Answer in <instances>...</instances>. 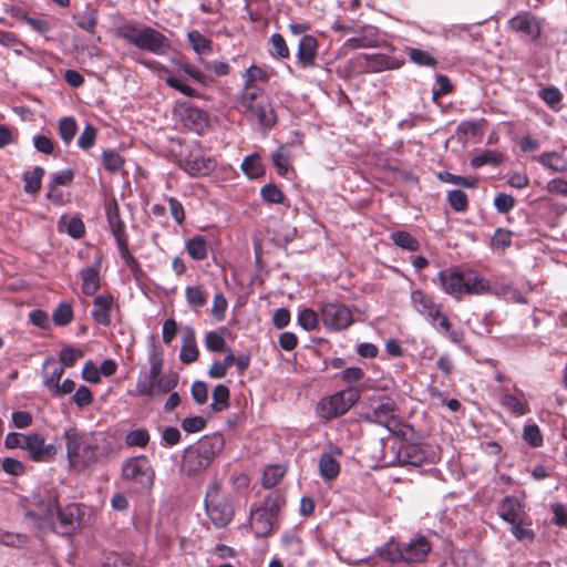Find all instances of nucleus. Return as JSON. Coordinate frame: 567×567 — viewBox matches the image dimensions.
Wrapping results in <instances>:
<instances>
[{"instance_id": "21", "label": "nucleus", "mask_w": 567, "mask_h": 567, "mask_svg": "<svg viewBox=\"0 0 567 567\" xmlns=\"http://www.w3.org/2000/svg\"><path fill=\"white\" fill-rule=\"evenodd\" d=\"M499 517L506 523H516L525 518V504L516 496H506L498 507Z\"/></svg>"}, {"instance_id": "64", "label": "nucleus", "mask_w": 567, "mask_h": 567, "mask_svg": "<svg viewBox=\"0 0 567 567\" xmlns=\"http://www.w3.org/2000/svg\"><path fill=\"white\" fill-rule=\"evenodd\" d=\"M96 128L87 124L79 136L78 145L81 150L87 151L95 144L96 141Z\"/></svg>"}, {"instance_id": "45", "label": "nucleus", "mask_w": 567, "mask_h": 567, "mask_svg": "<svg viewBox=\"0 0 567 567\" xmlns=\"http://www.w3.org/2000/svg\"><path fill=\"white\" fill-rule=\"evenodd\" d=\"M522 439L530 447H540L544 443L540 429L535 423L524 425Z\"/></svg>"}, {"instance_id": "61", "label": "nucleus", "mask_w": 567, "mask_h": 567, "mask_svg": "<svg viewBox=\"0 0 567 567\" xmlns=\"http://www.w3.org/2000/svg\"><path fill=\"white\" fill-rule=\"evenodd\" d=\"M84 351L79 348H73L71 346L64 347L60 352V361L64 368H71L75 364V362L84 357Z\"/></svg>"}, {"instance_id": "3", "label": "nucleus", "mask_w": 567, "mask_h": 567, "mask_svg": "<svg viewBox=\"0 0 567 567\" xmlns=\"http://www.w3.org/2000/svg\"><path fill=\"white\" fill-rule=\"evenodd\" d=\"M437 282L444 293L455 299L492 292L488 280L475 270L461 271L445 268L439 272Z\"/></svg>"}, {"instance_id": "38", "label": "nucleus", "mask_w": 567, "mask_h": 567, "mask_svg": "<svg viewBox=\"0 0 567 567\" xmlns=\"http://www.w3.org/2000/svg\"><path fill=\"white\" fill-rule=\"evenodd\" d=\"M435 329L455 344H460L464 340L463 330L452 328L445 315L441 317Z\"/></svg>"}, {"instance_id": "12", "label": "nucleus", "mask_w": 567, "mask_h": 567, "mask_svg": "<svg viewBox=\"0 0 567 567\" xmlns=\"http://www.w3.org/2000/svg\"><path fill=\"white\" fill-rule=\"evenodd\" d=\"M363 417L365 421L382 425L389 431H394L399 425L396 404L390 398H384L378 402Z\"/></svg>"}, {"instance_id": "52", "label": "nucleus", "mask_w": 567, "mask_h": 567, "mask_svg": "<svg viewBox=\"0 0 567 567\" xmlns=\"http://www.w3.org/2000/svg\"><path fill=\"white\" fill-rule=\"evenodd\" d=\"M447 203L457 213H463L468 207L467 195L461 189H452L446 195Z\"/></svg>"}, {"instance_id": "33", "label": "nucleus", "mask_w": 567, "mask_h": 567, "mask_svg": "<svg viewBox=\"0 0 567 567\" xmlns=\"http://www.w3.org/2000/svg\"><path fill=\"white\" fill-rule=\"evenodd\" d=\"M198 348L195 340V334L192 329H188L183 338L179 359L183 363L189 364L197 360Z\"/></svg>"}, {"instance_id": "43", "label": "nucleus", "mask_w": 567, "mask_h": 567, "mask_svg": "<svg viewBox=\"0 0 567 567\" xmlns=\"http://www.w3.org/2000/svg\"><path fill=\"white\" fill-rule=\"evenodd\" d=\"M229 389L224 384H218L213 390V402L210 409L214 412H221L228 408Z\"/></svg>"}, {"instance_id": "5", "label": "nucleus", "mask_w": 567, "mask_h": 567, "mask_svg": "<svg viewBox=\"0 0 567 567\" xmlns=\"http://www.w3.org/2000/svg\"><path fill=\"white\" fill-rule=\"evenodd\" d=\"M117 35L137 49L155 55H165L171 49L169 39L148 25L124 23L117 29Z\"/></svg>"}, {"instance_id": "54", "label": "nucleus", "mask_w": 567, "mask_h": 567, "mask_svg": "<svg viewBox=\"0 0 567 567\" xmlns=\"http://www.w3.org/2000/svg\"><path fill=\"white\" fill-rule=\"evenodd\" d=\"M409 58L413 63L420 66L435 68L437 64V61L433 55L424 50L416 48H411L409 50Z\"/></svg>"}, {"instance_id": "14", "label": "nucleus", "mask_w": 567, "mask_h": 567, "mask_svg": "<svg viewBox=\"0 0 567 567\" xmlns=\"http://www.w3.org/2000/svg\"><path fill=\"white\" fill-rule=\"evenodd\" d=\"M353 63L368 73L383 72L401 66V61L383 53L360 54L354 58Z\"/></svg>"}, {"instance_id": "30", "label": "nucleus", "mask_w": 567, "mask_h": 567, "mask_svg": "<svg viewBox=\"0 0 567 567\" xmlns=\"http://www.w3.org/2000/svg\"><path fill=\"white\" fill-rule=\"evenodd\" d=\"M410 299L413 309L422 317H424L426 313H430L432 309L439 306V303L435 302L433 296L424 292L421 289L412 290Z\"/></svg>"}, {"instance_id": "28", "label": "nucleus", "mask_w": 567, "mask_h": 567, "mask_svg": "<svg viewBox=\"0 0 567 567\" xmlns=\"http://www.w3.org/2000/svg\"><path fill=\"white\" fill-rule=\"evenodd\" d=\"M106 218H107V223L111 228V231L115 238V241L126 239L127 234L125 230V224L120 216V209L115 202L107 204Z\"/></svg>"}, {"instance_id": "8", "label": "nucleus", "mask_w": 567, "mask_h": 567, "mask_svg": "<svg viewBox=\"0 0 567 567\" xmlns=\"http://www.w3.org/2000/svg\"><path fill=\"white\" fill-rule=\"evenodd\" d=\"M205 508L212 524L217 528H224L233 520L235 509L228 497L220 496L218 483H212L206 492Z\"/></svg>"}, {"instance_id": "24", "label": "nucleus", "mask_w": 567, "mask_h": 567, "mask_svg": "<svg viewBox=\"0 0 567 567\" xmlns=\"http://www.w3.org/2000/svg\"><path fill=\"white\" fill-rule=\"evenodd\" d=\"M431 547L426 538L420 537L404 545L400 556L408 563H420L425 559Z\"/></svg>"}, {"instance_id": "17", "label": "nucleus", "mask_w": 567, "mask_h": 567, "mask_svg": "<svg viewBox=\"0 0 567 567\" xmlns=\"http://www.w3.org/2000/svg\"><path fill=\"white\" fill-rule=\"evenodd\" d=\"M216 166L217 162L213 156L200 152H190L183 161L184 171L193 177L207 176Z\"/></svg>"}, {"instance_id": "46", "label": "nucleus", "mask_w": 567, "mask_h": 567, "mask_svg": "<svg viewBox=\"0 0 567 567\" xmlns=\"http://www.w3.org/2000/svg\"><path fill=\"white\" fill-rule=\"evenodd\" d=\"M285 505L286 498L284 494H281L278 491H274L269 493V495L266 497L261 507L267 509L268 513L272 514L274 518H277L278 514L280 513Z\"/></svg>"}, {"instance_id": "53", "label": "nucleus", "mask_w": 567, "mask_h": 567, "mask_svg": "<svg viewBox=\"0 0 567 567\" xmlns=\"http://www.w3.org/2000/svg\"><path fill=\"white\" fill-rule=\"evenodd\" d=\"M187 38L196 53L202 54L212 50V41L205 38L199 31L193 30L188 32Z\"/></svg>"}, {"instance_id": "37", "label": "nucleus", "mask_w": 567, "mask_h": 567, "mask_svg": "<svg viewBox=\"0 0 567 567\" xmlns=\"http://www.w3.org/2000/svg\"><path fill=\"white\" fill-rule=\"evenodd\" d=\"M44 169L40 166L33 167L32 171L24 172L22 181L24 182L23 189L28 194H35L40 190Z\"/></svg>"}, {"instance_id": "11", "label": "nucleus", "mask_w": 567, "mask_h": 567, "mask_svg": "<svg viewBox=\"0 0 567 567\" xmlns=\"http://www.w3.org/2000/svg\"><path fill=\"white\" fill-rule=\"evenodd\" d=\"M530 396L517 386L516 383L504 384L498 389V403L515 417L530 413Z\"/></svg>"}, {"instance_id": "18", "label": "nucleus", "mask_w": 567, "mask_h": 567, "mask_svg": "<svg viewBox=\"0 0 567 567\" xmlns=\"http://www.w3.org/2000/svg\"><path fill=\"white\" fill-rule=\"evenodd\" d=\"M24 450L34 462H48L56 453L55 446L47 444L44 437L35 432L28 434Z\"/></svg>"}, {"instance_id": "55", "label": "nucleus", "mask_w": 567, "mask_h": 567, "mask_svg": "<svg viewBox=\"0 0 567 567\" xmlns=\"http://www.w3.org/2000/svg\"><path fill=\"white\" fill-rule=\"evenodd\" d=\"M155 381L156 379H153L150 374H141L136 382L135 394L141 396H154L156 394Z\"/></svg>"}, {"instance_id": "25", "label": "nucleus", "mask_w": 567, "mask_h": 567, "mask_svg": "<svg viewBox=\"0 0 567 567\" xmlns=\"http://www.w3.org/2000/svg\"><path fill=\"white\" fill-rule=\"evenodd\" d=\"M336 455H341V450L337 446L331 450V453L321 454L319 458V473L326 481L334 480L340 473V464Z\"/></svg>"}, {"instance_id": "48", "label": "nucleus", "mask_w": 567, "mask_h": 567, "mask_svg": "<svg viewBox=\"0 0 567 567\" xmlns=\"http://www.w3.org/2000/svg\"><path fill=\"white\" fill-rule=\"evenodd\" d=\"M272 164L280 176H286L289 171V152L279 146L271 155Z\"/></svg>"}, {"instance_id": "59", "label": "nucleus", "mask_w": 567, "mask_h": 567, "mask_svg": "<svg viewBox=\"0 0 567 567\" xmlns=\"http://www.w3.org/2000/svg\"><path fill=\"white\" fill-rule=\"evenodd\" d=\"M178 375L176 373L162 374L156 378L155 381V391L156 394H165L171 392L173 389L177 386Z\"/></svg>"}, {"instance_id": "26", "label": "nucleus", "mask_w": 567, "mask_h": 567, "mask_svg": "<svg viewBox=\"0 0 567 567\" xmlns=\"http://www.w3.org/2000/svg\"><path fill=\"white\" fill-rule=\"evenodd\" d=\"M536 162L545 169L553 173H567V157L558 152H544L535 157Z\"/></svg>"}, {"instance_id": "39", "label": "nucleus", "mask_w": 567, "mask_h": 567, "mask_svg": "<svg viewBox=\"0 0 567 567\" xmlns=\"http://www.w3.org/2000/svg\"><path fill=\"white\" fill-rule=\"evenodd\" d=\"M185 298L187 305L193 309H198L207 303V293L202 286H187L185 288Z\"/></svg>"}, {"instance_id": "47", "label": "nucleus", "mask_w": 567, "mask_h": 567, "mask_svg": "<svg viewBox=\"0 0 567 567\" xmlns=\"http://www.w3.org/2000/svg\"><path fill=\"white\" fill-rule=\"evenodd\" d=\"M297 322L303 330L312 331L318 327L319 316L315 310L303 308L298 312Z\"/></svg>"}, {"instance_id": "10", "label": "nucleus", "mask_w": 567, "mask_h": 567, "mask_svg": "<svg viewBox=\"0 0 567 567\" xmlns=\"http://www.w3.org/2000/svg\"><path fill=\"white\" fill-rule=\"evenodd\" d=\"M358 400V392L351 389L342 390L321 399L317 404V413L326 420H331L346 414Z\"/></svg>"}, {"instance_id": "1", "label": "nucleus", "mask_w": 567, "mask_h": 567, "mask_svg": "<svg viewBox=\"0 0 567 567\" xmlns=\"http://www.w3.org/2000/svg\"><path fill=\"white\" fill-rule=\"evenodd\" d=\"M66 460L72 472L82 474L103 466L118 452L114 437L106 431L64 432Z\"/></svg>"}, {"instance_id": "56", "label": "nucleus", "mask_w": 567, "mask_h": 567, "mask_svg": "<svg viewBox=\"0 0 567 567\" xmlns=\"http://www.w3.org/2000/svg\"><path fill=\"white\" fill-rule=\"evenodd\" d=\"M97 24V11L90 9L76 18V25L82 30L93 34Z\"/></svg>"}, {"instance_id": "32", "label": "nucleus", "mask_w": 567, "mask_h": 567, "mask_svg": "<svg viewBox=\"0 0 567 567\" xmlns=\"http://www.w3.org/2000/svg\"><path fill=\"white\" fill-rule=\"evenodd\" d=\"M183 120L185 125L196 132H202L208 125L207 113L198 107L188 106L185 109Z\"/></svg>"}, {"instance_id": "36", "label": "nucleus", "mask_w": 567, "mask_h": 567, "mask_svg": "<svg viewBox=\"0 0 567 567\" xmlns=\"http://www.w3.org/2000/svg\"><path fill=\"white\" fill-rule=\"evenodd\" d=\"M241 169L249 179H257L265 174V167L259 155L256 153L244 158Z\"/></svg>"}, {"instance_id": "7", "label": "nucleus", "mask_w": 567, "mask_h": 567, "mask_svg": "<svg viewBox=\"0 0 567 567\" xmlns=\"http://www.w3.org/2000/svg\"><path fill=\"white\" fill-rule=\"evenodd\" d=\"M122 478L136 493L150 492L154 485L155 471L145 455L128 457L122 465Z\"/></svg>"}, {"instance_id": "44", "label": "nucleus", "mask_w": 567, "mask_h": 567, "mask_svg": "<svg viewBox=\"0 0 567 567\" xmlns=\"http://www.w3.org/2000/svg\"><path fill=\"white\" fill-rule=\"evenodd\" d=\"M286 468L282 465H269L262 474L261 483L266 488L276 486L285 476Z\"/></svg>"}, {"instance_id": "40", "label": "nucleus", "mask_w": 567, "mask_h": 567, "mask_svg": "<svg viewBox=\"0 0 567 567\" xmlns=\"http://www.w3.org/2000/svg\"><path fill=\"white\" fill-rule=\"evenodd\" d=\"M74 312L71 303L69 302H60L56 308L53 310L52 320L55 326L65 327L70 324L73 320Z\"/></svg>"}, {"instance_id": "58", "label": "nucleus", "mask_w": 567, "mask_h": 567, "mask_svg": "<svg viewBox=\"0 0 567 567\" xmlns=\"http://www.w3.org/2000/svg\"><path fill=\"white\" fill-rule=\"evenodd\" d=\"M148 442L150 434L145 429H134L125 435V443L128 446L145 447Z\"/></svg>"}, {"instance_id": "42", "label": "nucleus", "mask_w": 567, "mask_h": 567, "mask_svg": "<svg viewBox=\"0 0 567 567\" xmlns=\"http://www.w3.org/2000/svg\"><path fill=\"white\" fill-rule=\"evenodd\" d=\"M390 237L392 241L402 249L416 251L420 248L419 241L408 231H393Z\"/></svg>"}, {"instance_id": "2", "label": "nucleus", "mask_w": 567, "mask_h": 567, "mask_svg": "<svg viewBox=\"0 0 567 567\" xmlns=\"http://www.w3.org/2000/svg\"><path fill=\"white\" fill-rule=\"evenodd\" d=\"M40 520V527L51 528L61 535L72 536L90 522L86 506L80 503H70L64 507L58 505L55 494L38 504L33 514Z\"/></svg>"}, {"instance_id": "27", "label": "nucleus", "mask_w": 567, "mask_h": 567, "mask_svg": "<svg viewBox=\"0 0 567 567\" xmlns=\"http://www.w3.org/2000/svg\"><path fill=\"white\" fill-rule=\"evenodd\" d=\"M64 373V367L56 362L53 357H49L43 362V384L50 391L53 390Z\"/></svg>"}, {"instance_id": "35", "label": "nucleus", "mask_w": 567, "mask_h": 567, "mask_svg": "<svg viewBox=\"0 0 567 567\" xmlns=\"http://www.w3.org/2000/svg\"><path fill=\"white\" fill-rule=\"evenodd\" d=\"M177 70L187 74L192 80L202 84L203 86H209L214 79L204 72H202L198 68L187 61H177L176 62Z\"/></svg>"}, {"instance_id": "16", "label": "nucleus", "mask_w": 567, "mask_h": 567, "mask_svg": "<svg viewBox=\"0 0 567 567\" xmlns=\"http://www.w3.org/2000/svg\"><path fill=\"white\" fill-rule=\"evenodd\" d=\"M136 61L154 72H157L159 74L161 73L166 74L167 76L165 79V83L169 87L175 89L176 91L181 92L182 94H184L185 96H188V97L198 96L197 90H195L194 87L186 84L179 78L172 75L169 69L167 66H165L164 64L159 63L158 61L150 60V59H136Z\"/></svg>"}, {"instance_id": "20", "label": "nucleus", "mask_w": 567, "mask_h": 567, "mask_svg": "<svg viewBox=\"0 0 567 567\" xmlns=\"http://www.w3.org/2000/svg\"><path fill=\"white\" fill-rule=\"evenodd\" d=\"M276 518L261 505L254 504L250 508L249 525L256 537L268 536L274 528Z\"/></svg>"}, {"instance_id": "4", "label": "nucleus", "mask_w": 567, "mask_h": 567, "mask_svg": "<svg viewBox=\"0 0 567 567\" xmlns=\"http://www.w3.org/2000/svg\"><path fill=\"white\" fill-rule=\"evenodd\" d=\"M223 435L215 433L205 435L195 444L189 445L183 455V470L188 475H196L209 467L214 458L223 451Z\"/></svg>"}, {"instance_id": "6", "label": "nucleus", "mask_w": 567, "mask_h": 567, "mask_svg": "<svg viewBox=\"0 0 567 567\" xmlns=\"http://www.w3.org/2000/svg\"><path fill=\"white\" fill-rule=\"evenodd\" d=\"M239 107L247 120L256 121L259 127L266 132L271 130L277 122L274 107L264 93L241 92Z\"/></svg>"}, {"instance_id": "22", "label": "nucleus", "mask_w": 567, "mask_h": 567, "mask_svg": "<svg viewBox=\"0 0 567 567\" xmlns=\"http://www.w3.org/2000/svg\"><path fill=\"white\" fill-rule=\"evenodd\" d=\"M333 30L342 33H350L353 32L357 35L350 38L347 41V44L350 48L359 49V48H371L377 45V39L374 35L367 34V28L362 27L359 30H355L351 25H347L340 22H336L332 27Z\"/></svg>"}, {"instance_id": "34", "label": "nucleus", "mask_w": 567, "mask_h": 567, "mask_svg": "<svg viewBox=\"0 0 567 567\" xmlns=\"http://www.w3.org/2000/svg\"><path fill=\"white\" fill-rule=\"evenodd\" d=\"M185 249L188 256L196 261L206 259L208 255L207 240L202 235H196L187 239Z\"/></svg>"}, {"instance_id": "57", "label": "nucleus", "mask_w": 567, "mask_h": 567, "mask_svg": "<svg viewBox=\"0 0 567 567\" xmlns=\"http://www.w3.org/2000/svg\"><path fill=\"white\" fill-rule=\"evenodd\" d=\"M439 178L444 183L457 185L465 188H474L476 187L477 184V181L473 177L455 175L449 172L440 173Z\"/></svg>"}, {"instance_id": "29", "label": "nucleus", "mask_w": 567, "mask_h": 567, "mask_svg": "<svg viewBox=\"0 0 567 567\" xmlns=\"http://www.w3.org/2000/svg\"><path fill=\"white\" fill-rule=\"evenodd\" d=\"M74 177V172L71 168L62 169L55 172L51 175V181L48 185V194L47 197L52 202H59L61 195L56 193L58 186H68L72 183Z\"/></svg>"}, {"instance_id": "49", "label": "nucleus", "mask_w": 567, "mask_h": 567, "mask_svg": "<svg viewBox=\"0 0 567 567\" xmlns=\"http://www.w3.org/2000/svg\"><path fill=\"white\" fill-rule=\"evenodd\" d=\"M271 50L270 54L275 59H287L290 55L289 48L284 37L279 33L271 34L269 39Z\"/></svg>"}, {"instance_id": "63", "label": "nucleus", "mask_w": 567, "mask_h": 567, "mask_svg": "<svg viewBox=\"0 0 567 567\" xmlns=\"http://www.w3.org/2000/svg\"><path fill=\"white\" fill-rule=\"evenodd\" d=\"M199 63L205 68V70L213 73L215 76H225L230 72L229 64L224 61H208L200 58Z\"/></svg>"}, {"instance_id": "9", "label": "nucleus", "mask_w": 567, "mask_h": 567, "mask_svg": "<svg viewBox=\"0 0 567 567\" xmlns=\"http://www.w3.org/2000/svg\"><path fill=\"white\" fill-rule=\"evenodd\" d=\"M320 319L331 332H340L353 323V315L348 306L339 301H324L320 305Z\"/></svg>"}, {"instance_id": "60", "label": "nucleus", "mask_w": 567, "mask_h": 567, "mask_svg": "<svg viewBox=\"0 0 567 567\" xmlns=\"http://www.w3.org/2000/svg\"><path fill=\"white\" fill-rule=\"evenodd\" d=\"M260 196L269 204H281L285 198L282 190L272 183L266 184L261 187Z\"/></svg>"}, {"instance_id": "31", "label": "nucleus", "mask_w": 567, "mask_h": 567, "mask_svg": "<svg viewBox=\"0 0 567 567\" xmlns=\"http://www.w3.org/2000/svg\"><path fill=\"white\" fill-rule=\"evenodd\" d=\"M244 79H245V86L241 92L250 91V93L259 94V93H264V92L255 83L256 82H267L269 80V75L265 70L252 64L251 66H249L246 70V72L244 74Z\"/></svg>"}, {"instance_id": "62", "label": "nucleus", "mask_w": 567, "mask_h": 567, "mask_svg": "<svg viewBox=\"0 0 567 567\" xmlns=\"http://www.w3.org/2000/svg\"><path fill=\"white\" fill-rule=\"evenodd\" d=\"M103 166L109 172H117L122 168L124 161L122 156L115 151H104L102 154Z\"/></svg>"}, {"instance_id": "13", "label": "nucleus", "mask_w": 567, "mask_h": 567, "mask_svg": "<svg viewBox=\"0 0 567 567\" xmlns=\"http://www.w3.org/2000/svg\"><path fill=\"white\" fill-rule=\"evenodd\" d=\"M508 28L525 40L535 41L542 32V20L528 11H522L508 20Z\"/></svg>"}, {"instance_id": "19", "label": "nucleus", "mask_w": 567, "mask_h": 567, "mask_svg": "<svg viewBox=\"0 0 567 567\" xmlns=\"http://www.w3.org/2000/svg\"><path fill=\"white\" fill-rule=\"evenodd\" d=\"M116 298L110 293L97 295L93 299L92 319L93 321L103 327H109L112 322V311L116 308Z\"/></svg>"}, {"instance_id": "23", "label": "nucleus", "mask_w": 567, "mask_h": 567, "mask_svg": "<svg viewBox=\"0 0 567 567\" xmlns=\"http://www.w3.org/2000/svg\"><path fill=\"white\" fill-rule=\"evenodd\" d=\"M318 42L312 35H303L298 45L297 62L301 68H311L316 63Z\"/></svg>"}, {"instance_id": "15", "label": "nucleus", "mask_w": 567, "mask_h": 567, "mask_svg": "<svg viewBox=\"0 0 567 567\" xmlns=\"http://www.w3.org/2000/svg\"><path fill=\"white\" fill-rule=\"evenodd\" d=\"M101 268H102V254L97 252L94 256L93 262L79 271L81 279L82 293L91 297L96 293L101 287Z\"/></svg>"}, {"instance_id": "51", "label": "nucleus", "mask_w": 567, "mask_h": 567, "mask_svg": "<svg viewBox=\"0 0 567 567\" xmlns=\"http://www.w3.org/2000/svg\"><path fill=\"white\" fill-rule=\"evenodd\" d=\"M501 163L502 154L492 150H486L471 159V165L475 168L482 167L486 164L498 165Z\"/></svg>"}, {"instance_id": "50", "label": "nucleus", "mask_w": 567, "mask_h": 567, "mask_svg": "<svg viewBox=\"0 0 567 567\" xmlns=\"http://www.w3.org/2000/svg\"><path fill=\"white\" fill-rule=\"evenodd\" d=\"M78 131L76 122L73 117H63L59 121V134L65 145H69Z\"/></svg>"}, {"instance_id": "41", "label": "nucleus", "mask_w": 567, "mask_h": 567, "mask_svg": "<svg viewBox=\"0 0 567 567\" xmlns=\"http://www.w3.org/2000/svg\"><path fill=\"white\" fill-rule=\"evenodd\" d=\"M147 359L150 363V370L146 374H150L153 379H156L157 377L162 375L164 362L163 351L155 344H152L147 353Z\"/></svg>"}]
</instances>
